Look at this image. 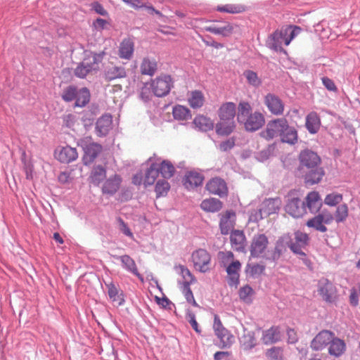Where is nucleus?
<instances>
[{
	"label": "nucleus",
	"instance_id": "1",
	"mask_svg": "<svg viewBox=\"0 0 360 360\" xmlns=\"http://www.w3.org/2000/svg\"><path fill=\"white\" fill-rule=\"evenodd\" d=\"M299 169L303 174L304 182L307 185L319 183L325 175V171L321 167L320 156L309 149L302 150L299 155Z\"/></svg>",
	"mask_w": 360,
	"mask_h": 360
},
{
	"label": "nucleus",
	"instance_id": "2",
	"mask_svg": "<svg viewBox=\"0 0 360 360\" xmlns=\"http://www.w3.org/2000/svg\"><path fill=\"white\" fill-rule=\"evenodd\" d=\"M300 30L301 29L297 26H287L278 29L268 37L266 46L274 51L286 53L282 45L284 44L288 46Z\"/></svg>",
	"mask_w": 360,
	"mask_h": 360
},
{
	"label": "nucleus",
	"instance_id": "3",
	"mask_svg": "<svg viewBox=\"0 0 360 360\" xmlns=\"http://www.w3.org/2000/svg\"><path fill=\"white\" fill-rule=\"evenodd\" d=\"M236 104L228 102L219 109L220 122L216 124V132L219 135H229L235 128Z\"/></svg>",
	"mask_w": 360,
	"mask_h": 360
},
{
	"label": "nucleus",
	"instance_id": "4",
	"mask_svg": "<svg viewBox=\"0 0 360 360\" xmlns=\"http://www.w3.org/2000/svg\"><path fill=\"white\" fill-rule=\"evenodd\" d=\"M213 329L215 335L219 340V347L220 348H228L230 347L233 341V335L223 326L219 317L217 315L214 316Z\"/></svg>",
	"mask_w": 360,
	"mask_h": 360
},
{
	"label": "nucleus",
	"instance_id": "5",
	"mask_svg": "<svg viewBox=\"0 0 360 360\" xmlns=\"http://www.w3.org/2000/svg\"><path fill=\"white\" fill-rule=\"evenodd\" d=\"M286 120L285 118H277L269 121L265 129L259 133L260 136L267 141L281 137Z\"/></svg>",
	"mask_w": 360,
	"mask_h": 360
},
{
	"label": "nucleus",
	"instance_id": "6",
	"mask_svg": "<svg viewBox=\"0 0 360 360\" xmlns=\"http://www.w3.org/2000/svg\"><path fill=\"white\" fill-rule=\"evenodd\" d=\"M191 259L193 266L197 271L201 273H206L210 271L211 256L205 249L199 248L193 251L191 255Z\"/></svg>",
	"mask_w": 360,
	"mask_h": 360
},
{
	"label": "nucleus",
	"instance_id": "7",
	"mask_svg": "<svg viewBox=\"0 0 360 360\" xmlns=\"http://www.w3.org/2000/svg\"><path fill=\"white\" fill-rule=\"evenodd\" d=\"M281 205V201L278 198H269L263 201L260 205V208L255 214L251 216L254 221H259L264 217L277 212Z\"/></svg>",
	"mask_w": 360,
	"mask_h": 360
},
{
	"label": "nucleus",
	"instance_id": "8",
	"mask_svg": "<svg viewBox=\"0 0 360 360\" xmlns=\"http://www.w3.org/2000/svg\"><path fill=\"white\" fill-rule=\"evenodd\" d=\"M172 79L169 75L157 77L151 83V88L155 96L163 97L169 94L172 86Z\"/></svg>",
	"mask_w": 360,
	"mask_h": 360
},
{
	"label": "nucleus",
	"instance_id": "9",
	"mask_svg": "<svg viewBox=\"0 0 360 360\" xmlns=\"http://www.w3.org/2000/svg\"><path fill=\"white\" fill-rule=\"evenodd\" d=\"M285 210L294 218H300L307 212L305 202L297 197L288 198Z\"/></svg>",
	"mask_w": 360,
	"mask_h": 360
},
{
	"label": "nucleus",
	"instance_id": "10",
	"mask_svg": "<svg viewBox=\"0 0 360 360\" xmlns=\"http://www.w3.org/2000/svg\"><path fill=\"white\" fill-rule=\"evenodd\" d=\"M268 244L269 240L265 234L255 235L250 248L251 257L254 258L262 257L265 253Z\"/></svg>",
	"mask_w": 360,
	"mask_h": 360
},
{
	"label": "nucleus",
	"instance_id": "11",
	"mask_svg": "<svg viewBox=\"0 0 360 360\" xmlns=\"http://www.w3.org/2000/svg\"><path fill=\"white\" fill-rule=\"evenodd\" d=\"M294 235L295 241L293 242L289 239V242H287L288 247L293 253L304 255L302 248H304L309 244V235L300 231H295Z\"/></svg>",
	"mask_w": 360,
	"mask_h": 360
},
{
	"label": "nucleus",
	"instance_id": "12",
	"mask_svg": "<svg viewBox=\"0 0 360 360\" xmlns=\"http://www.w3.org/2000/svg\"><path fill=\"white\" fill-rule=\"evenodd\" d=\"M318 292L323 300L328 303L334 302L336 289L332 282L327 278H321L319 281Z\"/></svg>",
	"mask_w": 360,
	"mask_h": 360
},
{
	"label": "nucleus",
	"instance_id": "13",
	"mask_svg": "<svg viewBox=\"0 0 360 360\" xmlns=\"http://www.w3.org/2000/svg\"><path fill=\"white\" fill-rule=\"evenodd\" d=\"M333 336L334 333L330 330H321L311 340V348L314 351L322 350L332 342Z\"/></svg>",
	"mask_w": 360,
	"mask_h": 360
},
{
	"label": "nucleus",
	"instance_id": "14",
	"mask_svg": "<svg viewBox=\"0 0 360 360\" xmlns=\"http://www.w3.org/2000/svg\"><path fill=\"white\" fill-rule=\"evenodd\" d=\"M264 102L271 114L281 115L283 113L284 103L278 96L269 93L265 96Z\"/></svg>",
	"mask_w": 360,
	"mask_h": 360
},
{
	"label": "nucleus",
	"instance_id": "15",
	"mask_svg": "<svg viewBox=\"0 0 360 360\" xmlns=\"http://www.w3.org/2000/svg\"><path fill=\"white\" fill-rule=\"evenodd\" d=\"M106 53L104 51L99 52H94L89 50H84L83 52V59L84 63H87L94 70L98 72L99 70V65L102 63Z\"/></svg>",
	"mask_w": 360,
	"mask_h": 360
},
{
	"label": "nucleus",
	"instance_id": "16",
	"mask_svg": "<svg viewBox=\"0 0 360 360\" xmlns=\"http://www.w3.org/2000/svg\"><path fill=\"white\" fill-rule=\"evenodd\" d=\"M82 146L84 152L83 160L85 165L92 163L102 150V146L94 142L82 143Z\"/></svg>",
	"mask_w": 360,
	"mask_h": 360
},
{
	"label": "nucleus",
	"instance_id": "17",
	"mask_svg": "<svg viewBox=\"0 0 360 360\" xmlns=\"http://www.w3.org/2000/svg\"><path fill=\"white\" fill-rule=\"evenodd\" d=\"M265 123L264 117L262 113L255 111L252 113L244 121L243 124L246 131H255L259 130Z\"/></svg>",
	"mask_w": 360,
	"mask_h": 360
},
{
	"label": "nucleus",
	"instance_id": "18",
	"mask_svg": "<svg viewBox=\"0 0 360 360\" xmlns=\"http://www.w3.org/2000/svg\"><path fill=\"white\" fill-rule=\"evenodd\" d=\"M206 188L210 193L217 195L219 197L226 196L228 193L226 182L219 177L210 179L206 184Z\"/></svg>",
	"mask_w": 360,
	"mask_h": 360
},
{
	"label": "nucleus",
	"instance_id": "19",
	"mask_svg": "<svg viewBox=\"0 0 360 360\" xmlns=\"http://www.w3.org/2000/svg\"><path fill=\"white\" fill-rule=\"evenodd\" d=\"M241 268V264L238 260L233 261L226 267L228 274L227 283L230 287L237 288L240 283L239 271Z\"/></svg>",
	"mask_w": 360,
	"mask_h": 360
},
{
	"label": "nucleus",
	"instance_id": "20",
	"mask_svg": "<svg viewBox=\"0 0 360 360\" xmlns=\"http://www.w3.org/2000/svg\"><path fill=\"white\" fill-rule=\"evenodd\" d=\"M113 257L117 260H120L122 264V267L131 273L134 276H137L141 281H143V278L141 274H139L135 261L128 255H124L121 256L114 255Z\"/></svg>",
	"mask_w": 360,
	"mask_h": 360
},
{
	"label": "nucleus",
	"instance_id": "21",
	"mask_svg": "<svg viewBox=\"0 0 360 360\" xmlns=\"http://www.w3.org/2000/svg\"><path fill=\"white\" fill-rule=\"evenodd\" d=\"M282 335L280 327L273 326L270 328L263 330L262 340L264 345H271L281 340Z\"/></svg>",
	"mask_w": 360,
	"mask_h": 360
},
{
	"label": "nucleus",
	"instance_id": "22",
	"mask_svg": "<svg viewBox=\"0 0 360 360\" xmlns=\"http://www.w3.org/2000/svg\"><path fill=\"white\" fill-rule=\"evenodd\" d=\"M280 140L282 143H288L290 146L295 145L298 141L297 130L292 126L288 124V120L283 129Z\"/></svg>",
	"mask_w": 360,
	"mask_h": 360
},
{
	"label": "nucleus",
	"instance_id": "23",
	"mask_svg": "<svg viewBox=\"0 0 360 360\" xmlns=\"http://www.w3.org/2000/svg\"><path fill=\"white\" fill-rule=\"evenodd\" d=\"M78 153L75 148L69 146L62 147L56 153V158L62 163H70L76 160Z\"/></svg>",
	"mask_w": 360,
	"mask_h": 360
},
{
	"label": "nucleus",
	"instance_id": "24",
	"mask_svg": "<svg viewBox=\"0 0 360 360\" xmlns=\"http://www.w3.org/2000/svg\"><path fill=\"white\" fill-rule=\"evenodd\" d=\"M204 176L202 174L195 172H188L184 176V186L188 190L193 189L202 185Z\"/></svg>",
	"mask_w": 360,
	"mask_h": 360
},
{
	"label": "nucleus",
	"instance_id": "25",
	"mask_svg": "<svg viewBox=\"0 0 360 360\" xmlns=\"http://www.w3.org/2000/svg\"><path fill=\"white\" fill-rule=\"evenodd\" d=\"M112 127V117L105 115L98 119L96 123V133L100 137L105 136Z\"/></svg>",
	"mask_w": 360,
	"mask_h": 360
},
{
	"label": "nucleus",
	"instance_id": "26",
	"mask_svg": "<svg viewBox=\"0 0 360 360\" xmlns=\"http://www.w3.org/2000/svg\"><path fill=\"white\" fill-rule=\"evenodd\" d=\"M105 79L107 81H112L117 79L124 78L127 77V72L124 67L117 66L112 64L106 67L104 71Z\"/></svg>",
	"mask_w": 360,
	"mask_h": 360
},
{
	"label": "nucleus",
	"instance_id": "27",
	"mask_svg": "<svg viewBox=\"0 0 360 360\" xmlns=\"http://www.w3.org/2000/svg\"><path fill=\"white\" fill-rule=\"evenodd\" d=\"M122 182L121 177L115 174L113 176L108 179L103 184L102 191L104 194L113 195L120 188Z\"/></svg>",
	"mask_w": 360,
	"mask_h": 360
},
{
	"label": "nucleus",
	"instance_id": "28",
	"mask_svg": "<svg viewBox=\"0 0 360 360\" xmlns=\"http://www.w3.org/2000/svg\"><path fill=\"white\" fill-rule=\"evenodd\" d=\"M105 285L108 290L107 292L110 300L113 302H117L120 306L124 304V298L123 292L120 290L118 286H117L112 281L109 283L105 282Z\"/></svg>",
	"mask_w": 360,
	"mask_h": 360
},
{
	"label": "nucleus",
	"instance_id": "29",
	"mask_svg": "<svg viewBox=\"0 0 360 360\" xmlns=\"http://www.w3.org/2000/svg\"><path fill=\"white\" fill-rule=\"evenodd\" d=\"M321 127V119L317 112H310L305 118V127L311 134H316Z\"/></svg>",
	"mask_w": 360,
	"mask_h": 360
},
{
	"label": "nucleus",
	"instance_id": "30",
	"mask_svg": "<svg viewBox=\"0 0 360 360\" xmlns=\"http://www.w3.org/2000/svg\"><path fill=\"white\" fill-rule=\"evenodd\" d=\"M239 341L242 348L245 351L251 350L257 345L255 332L246 328H244L243 334L239 338Z\"/></svg>",
	"mask_w": 360,
	"mask_h": 360
},
{
	"label": "nucleus",
	"instance_id": "31",
	"mask_svg": "<svg viewBox=\"0 0 360 360\" xmlns=\"http://www.w3.org/2000/svg\"><path fill=\"white\" fill-rule=\"evenodd\" d=\"M134 44L130 39H124L119 46L118 55L122 59L130 60L134 54Z\"/></svg>",
	"mask_w": 360,
	"mask_h": 360
},
{
	"label": "nucleus",
	"instance_id": "32",
	"mask_svg": "<svg viewBox=\"0 0 360 360\" xmlns=\"http://www.w3.org/2000/svg\"><path fill=\"white\" fill-rule=\"evenodd\" d=\"M235 217V212L232 210H227L220 219L219 227L221 233L223 235H227L233 228V219L232 217Z\"/></svg>",
	"mask_w": 360,
	"mask_h": 360
},
{
	"label": "nucleus",
	"instance_id": "33",
	"mask_svg": "<svg viewBox=\"0 0 360 360\" xmlns=\"http://www.w3.org/2000/svg\"><path fill=\"white\" fill-rule=\"evenodd\" d=\"M306 208L307 207L311 213H316L321 209V201L318 192L311 191L306 197Z\"/></svg>",
	"mask_w": 360,
	"mask_h": 360
},
{
	"label": "nucleus",
	"instance_id": "34",
	"mask_svg": "<svg viewBox=\"0 0 360 360\" xmlns=\"http://www.w3.org/2000/svg\"><path fill=\"white\" fill-rule=\"evenodd\" d=\"M230 240L233 250L240 252H245V236L243 231H233L231 234Z\"/></svg>",
	"mask_w": 360,
	"mask_h": 360
},
{
	"label": "nucleus",
	"instance_id": "35",
	"mask_svg": "<svg viewBox=\"0 0 360 360\" xmlns=\"http://www.w3.org/2000/svg\"><path fill=\"white\" fill-rule=\"evenodd\" d=\"M160 174L159 170V163L153 162L147 169L145 174L144 184L146 186L153 185L157 177Z\"/></svg>",
	"mask_w": 360,
	"mask_h": 360
},
{
	"label": "nucleus",
	"instance_id": "36",
	"mask_svg": "<svg viewBox=\"0 0 360 360\" xmlns=\"http://www.w3.org/2000/svg\"><path fill=\"white\" fill-rule=\"evenodd\" d=\"M200 207L206 212H217L222 208V202L217 198H210L202 201Z\"/></svg>",
	"mask_w": 360,
	"mask_h": 360
},
{
	"label": "nucleus",
	"instance_id": "37",
	"mask_svg": "<svg viewBox=\"0 0 360 360\" xmlns=\"http://www.w3.org/2000/svg\"><path fill=\"white\" fill-rule=\"evenodd\" d=\"M329 345L328 352L330 355L335 356H341L346 349L345 342L339 338H335V336H333V340Z\"/></svg>",
	"mask_w": 360,
	"mask_h": 360
},
{
	"label": "nucleus",
	"instance_id": "38",
	"mask_svg": "<svg viewBox=\"0 0 360 360\" xmlns=\"http://www.w3.org/2000/svg\"><path fill=\"white\" fill-rule=\"evenodd\" d=\"M265 266L257 263H248L245 266V272L247 276L252 278H257L264 274Z\"/></svg>",
	"mask_w": 360,
	"mask_h": 360
},
{
	"label": "nucleus",
	"instance_id": "39",
	"mask_svg": "<svg viewBox=\"0 0 360 360\" xmlns=\"http://www.w3.org/2000/svg\"><path fill=\"white\" fill-rule=\"evenodd\" d=\"M142 75L153 76L157 70V63L154 59L144 58L140 66Z\"/></svg>",
	"mask_w": 360,
	"mask_h": 360
},
{
	"label": "nucleus",
	"instance_id": "40",
	"mask_svg": "<svg viewBox=\"0 0 360 360\" xmlns=\"http://www.w3.org/2000/svg\"><path fill=\"white\" fill-rule=\"evenodd\" d=\"M306 225L309 228H313L322 233L326 232L328 230L322 215L319 214L309 219L307 221Z\"/></svg>",
	"mask_w": 360,
	"mask_h": 360
},
{
	"label": "nucleus",
	"instance_id": "41",
	"mask_svg": "<svg viewBox=\"0 0 360 360\" xmlns=\"http://www.w3.org/2000/svg\"><path fill=\"white\" fill-rule=\"evenodd\" d=\"M75 107L82 108L84 107L90 100V92L89 90L83 87L80 89H77V97L75 98Z\"/></svg>",
	"mask_w": 360,
	"mask_h": 360
},
{
	"label": "nucleus",
	"instance_id": "42",
	"mask_svg": "<svg viewBox=\"0 0 360 360\" xmlns=\"http://www.w3.org/2000/svg\"><path fill=\"white\" fill-rule=\"evenodd\" d=\"M172 114L174 118L177 120L186 121L191 118L189 109L180 105L173 108Z\"/></svg>",
	"mask_w": 360,
	"mask_h": 360
},
{
	"label": "nucleus",
	"instance_id": "43",
	"mask_svg": "<svg viewBox=\"0 0 360 360\" xmlns=\"http://www.w3.org/2000/svg\"><path fill=\"white\" fill-rule=\"evenodd\" d=\"M252 108L248 102H240L238 108L237 120L243 124L251 114Z\"/></svg>",
	"mask_w": 360,
	"mask_h": 360
},
{
	"label": "nucleus",
	"instance_id": "44",
	"mask_svg": "<svg viewBox=\"0 0 360 360\" xmlns=\"http://www.w3.org/2000/svg\"><path fill=\"white\" fill-rule=\"evenodd\" d=\"M174 269L176 272L182 277L184 280L183 282H188L189 284H192L195 282L196 280L195 276L186 266L179 264L174 266Z\"/></svg>",
	"mask_w": 360,
	"mask_h": 360
},
{
	"label": "nucleus",
	"instance_id": "45",
	"mask_svg": "<svg viewBox=\"0 0 360 360\" xmlns=\"http://www.w3.org/2000/svg\"><path fill=\"white\" fill-rule=\"evenodd\" d=\"M205 30L212 34L222 35L223 37H228L233 32V27L230 24L223 27L210 25L205 27Z\"/></svg>",
	"mask_w": 360,
	"mask_h": 360
},
{
	"label": "nucleus",
	"instance_id": "46",
	"mask_svg": "<svg viewBox=\"0 0 360 360\" xmlns=\"http://www.w3.org/2000/svg\"><path fill=\"white\" fill-rule=\"evenodd\" d=\"M94 72L93 68L87 64V63H84L82 60L79 63L74 70L75 75L80 79H84L89 73Z\"/></svg>",
	"mask_w": 360,
	"mask_h": 360
},
{
	"label": "nucleus",
	"instance_id": "47",
	"mask_svg": "<svg viewBox=\"0 0 360 360\" xmlns=\"http://www.w3.org/2000/svg\"><path fill=\"white\" fill-rule=\"evenodd\" d=\"M159 170L162 176L165 179L171 178L175 172L174 165L168 160H163L159 163Z\"/></svg>",
	"mask_w": 360,
	"mask_h": 360
},
{
	"label": "nucleus",
	"instance_id": "48",
	"mask_svg": "<svg viewBox=\"0 0 360 360\" xmlns=\"http://www.w3.org/2000/svg\"><path fill=\"white\" fill-rule=\"evenodd\" d=\"M194 124L200 130L207 131L213 129L214 124L210 118L205 116H198L194 119Z\"/></svg>",
	"mask_w": 360,
	"mask_h": 360
},
{
	"label": "nucleus",
	"instance_id": "49",
	"mask_svg": "<svg viewBox=\"0 0 360 360\" xmlns=\"http://www.w3.org/2000/svg\"><path fill=\"white\" fill-rule=\"evenodd\" d=\"M106 171L105 168L101 165L96 166L91 173V181L92 183L98 185L101 181L105 177Z\"/></svg>",
	"mask_w": 360,
	"mask_h": 360
},
{
	"label": "nucleus",
	"instance_id": "50",
	"mask_svg": "<svg viewBox=\"0 0 360 360\" xmlns=\"http://www.w3.org/2000/svg\"><path fill=\"white\" fill-rule=\"evenodd\" d=\"M349 214V209L347 204H341L337 207L336 211L334 214L335 220L337 223L345 221Z\"/></svg>",
	"mask_w": 360,
	"mask_h": 360
},
{
	"label": "nucleus",
	"instance_id": "51",
	"mask_svg": "<svg viewBox=\"0 0 360 360\" xmlns=\"http://www.w3.org/2000/svg\"><path fill=\"white\" fill-rule=\"evenodd\" d=\"M217 11L229 13H240L245 11V6L241 4H226L218 6Z\"/></svg>",
	"mask_w": 360,
	"mask_h": 360
},
{
	"label": "nucleus",
	"instance_id": "52",
	"mask_svg": "<svg viewBox=\"0 0 360 360\" xmlns=\"http://www.w3.org/2000/svg\"><path fill=\"white\" fill-rule=\"evenodd\" d=\"M191 285V284H189L188 282H182L181 289L186 301L188 303L192 304L193 306H197L198 304L194 299L193 294L190 287Z\"/></svg>",
	"mask_w": 360,
	"mask_h": 360
},
{
	"label": "nucleus",
	"instance_id": "53",
	"mask_svg": "<svg viewBox=\"0 0 360 360\" xmlns=\"http://www.w3.org/2000/svg\"><path fill=\"white\" fill-rule=\"evenodd\" d=\"M77 88L70 85L63 89L61 94L62 99L65 102H71L77 97Z\"/></svg>",
	"mask_w": 360,
	"mask_h": 360
},
{
	"label": "nucleus",
	"instance_id": "54",
	"mask_svg": "<svg viewBox=\"0 0 360 360\" xmlns=\"http://www.w3.org/2000/svg\"><path fill=\"white\" fill-rule=\"evenodd\" d=\"M191 106L193 108H200L203 105L204 97L200 91H195L192 92L191 98L188 99Z\"/></svg>",
	"mask_w": 360,
	"mask_h": 360
},
{
	"label": "nucleus",
	"instance_id": "55",
	"mask_svg": "<svg viewBox=\"0 0 360 360\" xmlns=\"http://www.w3.org/2000/svg\"><path fill=\"white\" fill-rule=\"evenodd\" d=\"M169 188V184L165 179L158 180L155 188L157 197L166 195Z\"/></svg>",
	"mask_w": 360,
	"mask_h": 360
},
{
	"label": "nucleus",
	"instance_id": "56",
	"mask_svg": "<svg viewBox=\"0 0 360 360\" xmlns=\"http://www.w3.org/2000/svg\"><path fill=\"white\" fill-rule=\"evenodd\" d=\"M117 227L120 232H122L124 236L129 237L131 239H134V234L131 229H129L128 224L125 223V221L120 217H118L116 218Z\"/></svg>",
	"mask_w": 360,
	"mask_h": 360
},
{
	"label": "nucleus",
	"instance_id": "57",
	"mask_svg": "<svg viewBox=\"0 0 360 360\" xmlns=\"http://www.w3.org/2000/svg\"><path fill=\"white\" fill-rule=\"evenodd\" d=\"M249 84L257 87L262 84L261 79L258 77L257 74L252 70H245L243 73Z\"/></svg>",
	"mask_w": 360,
	"mask_h": 360
},
{
	"label": "nucleus",
	"instance_id": "58",
	"mask_svg": "<svg viewBox=\"0 0 360 360\" xmlns=\"http://www.w3.org/2000/svg\"><path fill=\"white\" fill-rule=\"evenodd\" d=\"M253 292V289L249 285H246L240 288L238 295L241 300L246 303H249L252 302L251 296Z\"/></svg>",
	"mask_w": 360,
	"mask_h": 360
},
{
	"label": "nucleus",
	"instance_id": "59",
	"mask_svg": "<svg viewBox=\"0 0 360 360\" xmlns=\"http://www.w3.org/2000/svg\"><path fill=\"white\" fill-rule=\"evenodd\" d=\"M266 356L271 360H283V349L280 347H272L266 351Z\"/></svg>",
	"mask_w": 360,
	"mask_h": 360
},
{
	"label": "nucleus",
	"instance_id": "60",
	"mask_svg": "<svg viewBox=\"0 0 360 360\" xmlns=\"http://www.w3.org/2000/svg\"><path fill=\"white\" fill-rule=\"evenodd\" d=\"M342 200V195L336 193H332L328 194L325 199V204L329 206H335Z\"/></svg>",
	"mask_w": 360,
	"mask_h": 360
},
{
	"label": "nucleus",
	"instance_id": "61",
	"mask_svg": "<svg viewBox=\"0 0 360 360\" xmlns=\"http://www.w3.org/2000/svg\"><path fill=\"white\" fill-rule=\"evenodd\" d=\"M356 288H352L350 289V295L349 297V302L352 307H356L359 305V295L358 292L360 295V283H359L356 285Z\"/></svg>",
	"mask_w": 360,
	"mask_h": 360
},
{
	"label": "nucleus",
	"instance_id": "62",
	"mask_svg": "<svg viewBox=\"0 0 360 360\" xmlns=\"http://www.w3.org/2000/svg\"><path fill=\"white\" fill-rule=\"evenodd\" d=\"M321 82L324 87L329 91L337 93L338 91V87L333 79L328 77H321Z\"/></svg>",
	"mask_w": 360,
	"mask_h": 360
},
{
	"label": "nucleus",
	"instance_id": "63",
	"mask_svg": "<svg viewBox=\"0 0 360 360\" xmlns=\"http://www.w3.org/2000/svg\"><path fill=\"white\" fill-rule=\"evenodd\" d=\"M288 238H286V240H288ZM287 242H289L288 240L285 241V238H279L275 245L274 248V252L280 254L281 255L283 254V252L285 250L286 246H288Z\"/></svg>",
	"mask_w": 360,
	"mask_h": 360
},
{
	"label": "nucleus",
	"instance_id": "64",
	"mask_svg": "<svg viewBox=\"0 0 360 360\" xmlns=\"http://www.w3.org/2000/svg\"><path fill=\"white\" fill-rule=\"evenodd\" d=\"M187 319L188 321L191 325L193 329L198 333H200L201 332L200 329L198 327V324L195 319V315L192 311H188L187 312Z\"/></svg>",
	"mask_w": 360,
	"mask_h": 360
}]
</instances>
